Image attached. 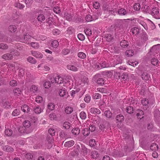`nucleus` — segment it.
<instances>
[{
	"mask_svg": "<svg viewBox=\"0 0 160 160\" xmlns=\"http://www.w3.org/2000/svg\"><path fill=\"white\" fill-rule=\"evenodd\" d=\"M96 143L94 139H91L90 140L89 144L91 147H92L94 146Z\"/></svg>",
	"mask_w": 160,
	"mask_h": 160,
	"instance_id": "obj_59",
	"label": "nucleus"
},
{
	"mask_svg": "<svg viewBox=\"0 0 160 160\" xmlns=\"http://www.w3.org/2000/svg\"><path fill=\"white\" fill-rule=\"evenodd\" d=\"M27 129L23 127H20L18 129V131L21 133H29L27 131Z\"/></svg>",
	"mask_w": 160,
	"mask_h": 160,
	"instance_id": "obj_17",
	"label": "nucleus"
},
{
	"mask_svg": "<svg viewBox=\"0 0 160 160\" xmlns=\"http://www.w3.org/2000/svg\"><path fill=\"white\" fill-rule=\"evenodd\" d=\"M72 132L73 134L77 135L80 133V129L78 127H75L72 129Z\"/></svg>",
	"mask_w": 160,
	"mask_h": 160,
	"instance_id": "obj_16",
	"label": "nucleus"
},
{
	"mask_svg": "<svg viewBox=\"0 0 160 160\" xmlns=\"http://www.w3.org/2000/svg\"><path fill=\"white\" fill-rule=\"evenodd\" d=\"M120 44L121 46L124 48H126L129 44L128 42L125 40L121 41Z\"/></svg>",
	"mask_w": 160,
	"mask_h": 160,
	"instance_id": "obj_33",
	"label": "nucleus"
},
{
	"mask_svg": "<svg viewBox=\"0 0 160 160\" xmlns=\"http://www.w3.org/2000/svg\"><path fill=\"white\" fill-rule=\"evenodd\" d=\"M126 110L127 112L129 114H131L134 111V110L133 109V108L131 106L128 107Z\"/></svg>",
	"mask_w": 160,
	"mask_h": 160,
	"instance_id": "obj_46",
	"label": "nucleus"
},
{
	"mask_svg": "<svg viewBox=\"0 0 160 160\" xmlns=\"http://www.w3.org/2000/svg\"><path fill=\"white\" fill-rule=\"evenodd\" d=\"M38 20L40 22H42L45 20V18L43 14H40L37 18Z\"/></svg>",
	"mask_w": 160,
	"mask_h": 160,
	"instance_id": "obj_42",
	"label": "nucleus"
},
{
	"mask_svg": "<svg viewBox=\"0 0 160 160\" xmlns=\"http://www.w3.org/2000/svg\"><path fill=\"white\" fill-rule=\"evenodd\" d=\"M8 40V39L5 36L0 35V42H5Z\"/></svg>",
	"mask_w": 160,
	"mask_h": 160,
	"instance_id": "obj_62",
	"label": "nucleus"
},
{
	"mask_svg": "<svg viewBox=\"0 0 160 160\" xmlns=\"http://www.w3.org/2000/svg\"><path fill=\"white\" fill-rule=\"evenodd\" d=\"M15 96H19L21 94V91L19 88H16L13 90Z\"/></svg>",
	"mask_w": 160,
	"mask_h": 160,
	"instance_id": "obj_39",
	"label": "nucleus"
},
{
	"mask_svg": "<svg viewBox=\"0 0 160 160\" xmlns=\"http://www.w3.org/2000/svg\"><path fill=\"white\" fill-rule=\"evenodd\" d=\"M11 53L12 54L13 56H18L20 53L18 52L16 50H14V49H12L11 50Z\"/></svg>",
	"mask_w": 160,
	"mask_h": 160,
	"instance_id": "obj_52",
	"label": "nucleus"
},
{
	"mask_svg": "<svg viewBox=\"0 0 160 160\" xmlns=\"http://www.w3.org/2000/svg\"><path fill=\"white\" fill-rule=\"evenodd\" d=\"M124 102L125 103H128L130 105L133 104L135 102V101L132 99L125 98L124 101Z\"/></svg>",
	"mask_w": 160,
	"mask_h": 160,
	"instance_id": "obj_27",
	"label": "nucleus"
},
{
	"mask_svg": "<svg viewBox=\"0 0 160 160\" xmlns=\"http://www.w3.org/2000/svg\"><path fill=\"white\" fill-rule=\"evenodd\" d=\"M8 30L11 32H14L17 30V28L15 25H11L8 27Z\"/></svg>",
	"mask_w": 160,
	"mask_h": 160,
	"instance_id": "obj_29",
	"label": "nucleus"
},
{
	"mask_svg": "<svg viewBox=\"0 0 160 160\" xmlns=\"http://www.w3.org/2000/svg\"><path fill=\"white\" fill-rule=\"evenodd\" d=\"M23 126L28 129L31 126V123L30 121L28 120H25L23 123Z\"/></svg>",
	"mask_w": 160,
	"mask_h": 160,
	"instance_id": "obj_34",
	"label": "nucleus"
},
{
	"mask_svg": "<svg viewBox=\"0 0 160 160\" xmlns=\"http://www.w3.org/2000/svg\"><path fill=\"white\" fill-rule=\"evenodd\" d=\"M110 64L106 63V62L105 61H102L100 63V67L102 68L106 67H111L114 66L116 65L121 63L122 61L119 57L118 56H112L110 58L109 61Z\"/></svg>",
	"mask_w": 160,
	"mask_h": 160,
	"instance_id": "obj_1",
	"label": "nucleus"
},
{
	"mask_svg": "<svg viewBox=\"0 0 160 160\" xmlns=\"http://www.w3.org/2000/svg\"><path fill=\"white\" fill-rule=\"evenodd\" d=\"M82 133L83 135L85 136H88L90 132L88 128H85L83 129Z\"/></svg>",
	"mask_w": 160,
	"mask_h": 160,
	"instance_id": "obj_50",
	"label": "nucleus"
},
{
	"mask_svg": "<svg viewBox=\"0 0 160 160\" xmlns=\"http://www.w3.org/2000/svg\"><path fill=\"white\" fill-rule=\"evenodd\" d=\"M47 38V37L44 35H40L37 36V37L35 38L37 40H42L44 41Z\"/></svg>",
	"mask_w": 160,
	"mask_h": 160,
	"instance_id": "obj_23",
	"label": "nucleus"
},
{
	"mask_svg": "<svg viewBox=\"0 0 160 160\" xmlns=\"http://www.w3.org/2000/svg\"><path fill=\"white\" fill-rule=\"evenodd\" d=\"M52 33L54 35H58L60 34L61 32L57 29H55L53 30Z\"/></svg>",
	"mask_w": 160,
	"mask_h": 160,
	"instance_id": "obj_61",
	"label": "nucleus"
},
{
	"mask_svg": "<svg viewBox=\"0 0 160 160\" xmlns=\"http://www.w3.org/2000/svg\"><path fill=\"white\" fill-rule=\"evenodd\" d=\"M25 73V71L23 69H20L18 74V77L20 78H22L24 75Z\"/></svg>",
	"mask_w": 160,
	"mask_h": 160,
	"instance_id": "obj_36",
	"label": "nucleus"
},
{
	"mask_svg": "<svg viewBox=\"0 0 160 160\" xmlns=\"http://www.w3.org/2000/svg\"><path fill=\"white\" fill-rule=\"evenodd\" d=\"M80 153L81 156H87L90 151L84 145H82V150Z\"/></svg>",
	"mask_w": 160,
	"mask_h": 160,
	"instance_id": "obj_5",
	"label": "nucleus"
},
{
	"mask_svg": "<svg viewBox=\"0 0 160 160\" xmlns=\"http://www.w3.org/2000/svg\"><path fill=\"white\" fill-rule=\"evenodd\" d=\"M91 100V97L88 94H87L84 98V101L87 103H88Z\"/></svg>",
	"mask_w": 160,
	"mask_h": 160,
	"instance_id": "obj_51",
	"label": "nucleus"
},
{
	"mask_svg": "<svg viewBox=\"0 0 160 160\" xmlns=\"http://www.w3.org/2000/svg\"><path fill=\"white\" fill-rule=\"evenodd\" d=\"M137 21L141 25L142 24V23H144V18L143 17L141 16H140L138 18H137Z\"/></svg>",
	"mask_w": 160,
	"mask_h": 160,
	"instance_id": "obj_55",
	"label": "nucleus"
},
{
	"mask_svg": "<svg viewBox=\"0 0 160 160\" xmlns=\"http://www.w3.org/2000/svg\"><path fill=\"white\" fill-rule=\"evenodd\" d=\"M26 5L27 7H29L33 2L32 0H23Z\"/></svg>",
	"mask_w": 160,
	"mask_h": 160,
	"instance_id": "obj_45",
	"label": "nucleus"
},
{
	"mask_svg": "<svg viewBox=\"0 0 160 160\" xmlns=\"http://www.w3.org/2000/svg\"><path fill=\"white\" fill-rule=\"evenodd\" d=\"M20 114V111L18 109H15L12 112V114L13 116H17Z\"/></svg>",
	"mask_w": 160,
	"mask_h": 160,
	"instance_id": "obj_63",
	"label": "nucleus"
},
{
	"mask_svg": "<svg viewBox=\"0 0 160 160\" xmlns=\"http://www.w3.org/2000/svg\"><path fill=\"white\" fill-rule=\"evenodd\" d=\"M2 58L5 60H9L12 58V55L11 53H6L4 54Z\"/></svg>",
	"mask_w": 160,
	"mask_h": 160,
	"instance_id": "obj_12",
	"label": "nucleus"
},
{
	"mask_svg": "<svg viewBox=\"0 0 160 160\" xmlns=\"http://www.w3.org/2000/svg\"><path fill=\"white\" fill-rule=\"evenodd\" d=\"M104 115L106 118H109L111 117L112 113L110 110H107L105 112Z\"/></svg>",
	"mask_w": 160,
	"mask_h": 160,
	"instance_id": "obj_30",
	"label": "nucleus"
},
{
	"mask_svg": "<svg viewBox=\"0 0 160 160\" xmlns=\"http://www.w3.org/2000/svg\"><path fill=\"white\" fill-rule=\"evenodd\" d=\"M36 102L38 103H40L42 101V98L40 96H37L36 98Z\"/></svg>",
	"mask_w": 160,
	"mask_h": 160,
	"instance_id": "obj_53",
	"label": "nucleus"
},
{
	"mask_svg": "<svg viewBox=\"0 0 160 160\" xmlns=\"http://www.w3.org/2000/svg\"><path fill=\"white\" fill-rule=\"evenodd\" d=\"M139 29L138 28L134 27L132 28L131 30V32L133 35H136L139 32Z\"/></svg>",
	"mask_w": 160,
	"mask_h": 160,
	"instance_id": "obj_31",
	"label": "nucleus"
},
{
	"mask_svg": "<svg viewBox=\"0 0 160 160\" xmlns=\"http://www.w3.org/2000/svg\"><path fill=\"white\" fill-rule=\"evenodd\" d=\"M63 127L65 129H68L70 128V123L68 122H65L63 125Z\"/></svg>",
	"mask_w": 160,
	"mask_h": 160,
	"instance_id": "obj_54",
	"label": "nucleus"
},
{
	"mask_svg": "<svg viewBox=\"0 0 160 160\" xmlns=\"http://www.w3.org/2000/svg\"><path fill=\"white\" fill-rule=\"evenodd\" d=\"M113 38V37L111 34L107 35L105 38V39L108 42H110L111 41Z\"/></svg>",
	"mask_w": 160,
	"mask_h": 160,
	"instance_id": "obj_49",
	"label": "nucleus"
},
{
	"mask_svg": "<svg viewBox=\"0 0 160 160\" xmlns=\"http://www.w3.org/2000/svg\"><path fill=\"white\" fill-rule=\"evenodd\" d=\"M21 109L24 112H28L30 110V108L26 105H24L21 107Z\"/></svg>",
	"mask_w": 160,
	"mask_h": 160,
	"instance_id": "obj_21",
	"label": "nucleus"
},
{
	"mask_svg": "<svg viewBox=\"0 0 160 160\" xmlns=\"http://www.w3.org/2000/svg\"><path fill=\"white\" fill-rule=\"evenodd\" d=\"M55 83L58 84H60L62 83L63 82V78L59 75L55 77Z\"/></svg>",
	"mask_w": 160,
	"mask_h": 160,
	"instance_id": "obj_11",
	"label": "nucleus"
},
{
	"mask_svg": "<svg viewBox=\"0 0 160 160\" xmlns=\"http://www.w3.org/2000/svg\"><path fill=\"white\" fill-rule=\"evenodd\" d=\"M29 44L31 47L35 49H38L40 47L39 44L37 42H32L30 43Z\"/></svg>",
	"mask_w": 160,
	"mask_h": 160,
	"instance_id": "obj_19",
	"label": "nucleus"
},
{
	"mask_svg": "<svg viewBox=\"0 0 160 160\" xmlns=\"http://www.w3.org/2000/svg\"><path fill=\"white\" fill-rule=\"evenodd\" d=\"M43 86L46 88H49L51 86V84L50 82L48 81H45L43 84Z\"/></svg>",
	"mask_w": 160,
	"mask_h": 160,
	"instance_id": "obj_35",
	"label": "nucleus"
},
{
	"mask_svg": "<svg viewBox=\"0 0 160 160\" xmlns=\"http://www.w3.org/2000/svg\"><path fill=\"white\" fill-rule=\"evenodd\" d=\"M53 19L52 17H50L47 19V22L50 25L52 24L53 22Z\"/></svg>",
	"mask_w": 160,
	"mask_h": 160,
	"instance_id": "obj_58",
	"label": "nucleus"
},
{
	"mask_svg": "<svg viewBox=\"0 0 160 160\" xmlns=\"http://www.w3.org/2000/svg\"><path fill=\"white\" fill-rule=\"evenodd\" d=\"M84 32L87 36H90L92 34V31L89 28H86L84 30Z\"/></svg>",
	"mask_w": 160,
	"mask_h": 160,
	"instance_id": "obj_47",
	"label": "nucleus"
},
{
	"mask_svg": "<svg viewBox=\"0 0 160 160\" xmlns=\"http://www.w3.org/2000/svg\"><path fill=\"white\" fill-rule=\"evenodd\" d=\"M139 112L138 113H137V115L138 118H140V119L143 117V111L142 110H138V112Z\"/></svg>",
	"mask_w": 160,
	"mask_h": 160,
	"instance_id": "obj_41",
	"label": "nucleus"
},
{
	"mask_svg": "<svg viewBox=\"0 0 160 160\" xmlns=\"http://www.w3.org/2000/svg\"><path fill=\"white\" fill-rule=\"evenodd\" d=\"M80 118L82 119H85L86 118V113L83 112H81L80 114Z\"/></svg>",
	"mask_w": 160,
	"mask_h": 160,
	"instance_id": "obj_64",
	"label": "nucleus"
},
{
	"mask_svg": "<svg viewBox=\"0 0 160 160\" xmlns=\"http://www.w3.org/2000/svg\"><path fill=\"white\" fill-rule=\"evenodd\" d=\"M59 45L58 41L56 40H52L51 42V46L54 48H57Z\"/></svg>",
	"mask_w": 160,
	"mask_h": 160,
	"instance_id": "obj_14",
	"label": "nucleus"
},
{
	"mask_svg": "<svg viewBox=\"0 0 160 160\" xmlns=\"http://www.w3.org/2000/svg\"><path fill=\"white\" fill-rule=\"evenodd\" d=\"M118 13L120 15H125L127 14L128 12L125 9L122 8L119 10L118 11Z\"/></svg>",
	"mask_w": 160,
	"mask_h": 160,
	"instance_id": "obj_22",
	"label": "nucleus"
},
{
	"mask_svg": "<svg viewBox=\"0 0 160 160\" xmlns=\"http://www.w3.org/2000/svg\"><path fill=\"white\" fill-rule=\"evenodd\" d=\"M53 11L55 13L57 14H59L61 12V9L58 6L55 7L53 8Z\"/></svg>",
	"mask_w": 160,
	"mask_h": 160,
	"instance_id": "obj_48",
	"label": "nucleus"
},
{
	"mask_svg": "<svg viewBox=\"0 0 160 160\" xmlns=\"http://www.w3.org/2000/svg\"><path fill=\"white\" fill-rule=\"evenodd\" d=\"M31 53L32 55L36 58H42L43 54L41 52L36 51H31Z\"/></svg>",
	"mask_w": 160,
	"mask_h": 160,
	"instance_id": "obj_4",
	"label": "nucleus"
},
{
	"mask_svg": "<svg viewBox=\"0 0 160 160\" xmlns=\"http://www.w3.org/2000/svg\"><path fill=\"white\" fill-rule=\"evenodd\" d=\"M141 7V5L139 3H136L133 6L134 9L137 11L140 10Z\"/></svg>",
	"mask_w": 160,
	"mask_h": 160,
	"instance_id": "obj_40",
	"label": "nucleus"
},
{
	"mask_svg": "<svg viewBox=\"0 0 160 160\" xmlns=\"http://www.w3.org/2000/svg\"><path fill=\"white\" fill-rule=\"evenodd\" d=\"M47 107L49 110L52 111L55 109V105L53 102H50L48 103Z\"/></svg>",
	"mask_w": 160,
	"mask_h": 160,
	"instance_id": "obj_15",
	"label": "nucleus"
},
{
	"mask_svg": "<svg viewBox=\"0 0 160 160\" xmlns=\"http://www.w3.org/2000/svg\"><path fill=\"white\" fill-rule=\"evenodd\" d=\"M14 5L16 7L20 9H22L25 7L24 5L21 4L19 2H15Z\"/></svg>",
	"mask_w": 160,
	"mask_h": 160,
	"instance_id": "obj_37",
	"label": "nucleus"
},
{
	"mask_svg": "<svg viewBox=\"0 0 160 160\" xmlns=\"http://www.w3.org/2000/svg\"><path fill=\"white\" fill-rule=\"evenodd\" d=\"M2 149L5 151L9 152H12L14 151V149L13 148L8 145L3 146Z\"/></svg>",
	"mask_w": 160,
	"mask_h": 160,
	"instance_id": "obj_9",
	"label": "nucleus"
},
{
	"mask_svg": "<svg viewBox=\"0 0 160 160\" xmlns=\"http://www.w3.org/2000/svg\"><path fill=\"white\" fill-rule=\"evenodd\" d=\"M97 90L98 91L102 93H107L108 92V91L105 88H98Z\"/></svg>",
	"mask_w": 160,
	"mask_h": 160,
	"instance_id": "obj_43",
	"label": "nucleus"
},
{
	"mask_svg": "<svg viewBox=\"0 0 160 160\" xmlns=\"http://www.w3.org/2000/svg\"><path fill=\"white\" fill-rule=\"evenodd\" d=\"M125 54L128 57H131L134 55V52L132 50H127L125 52Z\"/></svg>",
	"mask_w": 160,
	"mask_h": 160,
	"instance_id": "obj_32",
	"label": "nucleus"
},
{
	"mask_svg": "<svg viewBox=\"0 0 160 160\" xmlns=\"http://www.w3.org/2000/svg\"><path fill=\"white\" fill-rule=\"evenodd\" d=\"M91 156L93 158H95L98 156V153L97 152L94 151L92 152Z\"/></svg>",
	"mask_w": 160,
	"mask_h": 160,
	"instance_id": "obj_60",
	"label": "nucleus"
},
{
	"mask_svg": "<svg viewBox=\"0 0 160 160\" xmlns=\"http://www.w3.org/2000/svg\"><path fill=\"white\" fill-rule=\"evenodd\" d=\"M58 93L60 97H64L66 98H67L68 96V92L65 89L63 88L59 90Z\"/></svg>",
	"mask_w": 160,
	"mask_h": 160,
	"instance_id": "obj_6",
	"label": "nucleus"
},
{
	"mask_svg": "<svg viewBox=\"0 0 160 160\" xmlns=\"http://www.w3.org/2000/svg\"><path fill=\"white\" fill-rule=\"evenodd\" d=\"M27 60L28 62L32 64H35L37 62V61L36 59L34 58L31 56L28 57L27 58Z\"/></svg>",
	"mask_w": 160,
	"mask_h": 160,
	"instance_id": "obj_25",
	"label": "nucleus"
},
{
	"mask_svg": "<svg viewBox=\"0 0 160 160\" xmlns=\"http://www.w3.org/2000/svg\"><path fill=\"white\" fill-rule=\"evenodd\" d=\"M38 68L39 70L41 71L44 70L45 71H48L50 69V68L48 66L46 65H43L42 63L39 64L38 66Z\"/></svg>",
	"mask_w": 160,
	"mask_h": 160,
	"instance_id": "obj_7",
	"label": "nucleus"
},
{
	"mask_svg": "<svg viewBox=\"0 0 160 160\" xmlns=\"http://www.w3.org/2000/svg\"><path fill=\"white\" fill-rule=\"evenodd\" d=\"M98 17L97 16H95V15L92 16L91 15L88 14L85 17V20L86 22H91L95 20L98 19Z\"/></svg>",
	"mask_w": 160,
	"mask_h": 160,
	"instance_id": "obj_8",
	"label": "nucleus"
},
{
	"mask_svg": "<svg viewBox=\"0 0 160 160\" xmlns=\"http://www.w3.org/2000/svg\"><path fill=\"white\" fill-rule=\"evenodd\" d=\"M141 77L142 79L144 80H149L150 78V75L147 72H143L142 73Z\"/></svg>",
	"mask_w": 160,
	"mask_h": 160,
	"instance_id": "obj_18",
	"label": "nucleus"
},
{
	"mask_svg": "<svg viewBox=\"0 0 160 160\" xmlns=\"http://www.w3.org/2000/svg\"><path fill=\"white\" fill-rule=\"evenodd\" d=\"M5 134L7 137L12 136V131L9 129H6L5 130Z\"/></svg>",
	"mask_w": 160,
	"mask_h": 160,
	"instance_id": "obj_20",
	"label": "nucleus"
},
{
	"mask_svg": "<svg viewBox=\"0 0 160 160\" xmlns=\"http://www.w3.org/2000/svg\"><path fill=\"white\" fill-rule=\"evenodd\" d=\"M43 109H42L40 107H36L34 109V112L37 114H39L42 112Z\"/></svg>",
	"mask_w": 160,
	"mask_h": 160,
	"instance_id": "obj_28",
	"label": "nucleus"
},
{
	"mask_svg": "<svg viewBox=\"0 0 160 160\" xmlns=\"http://www.w3.org/2000/svg\"><path fill=\"white\" fill-rule=\"evenodd\" d=\"M97 83L99 85H103L104 83V80L102 78H99L97 81Z\"/></svg>",
	"mask_w": 160,
	"mask_h": 160,
	"instance_id": "obj_57",
	"label": "nucleus"
},
{
	"mask_svg": "<svg viewBox=\"0 0 160 160\" xmlns=\"http://www.w3.org/2000/svg\"><path fill=\"white\" fill-rule=\"evenodd\" d=\"M78 57L81 59H84L86 58V54L82 52H79L78 54Z\"/></svg>",
	"mask_w": 160,
	"mask_h": 160,
	"instance_id": "obj_38",
	"label": "nucleus"
},
{
	"mask_svg": "<svg viewBox=\"0 0 160 160\" xmlns=\"http://www.w3.org/2000/svg\"><path fill=\"white\" fill-rule=\"evenodd\" d=\"M150 148L152 151H157L158 149V146L157 144L153 143L151 145Z\"/></svg>",
	"mask_w": 160,
	"mask_h": 160,
	"instance_id": "obj_24",
	"label": "nucleus"
},
{
	"mask_svg": "<svg viewBox=\"0 0 160 160\" xmlns=\"http://www.w3.org/2000/svg\"><path fill=\"white\" fill-rule=\"evenodd\" d=\"M117 121L118 122L121 123L124 120V118L123 116L121 114L118 115L116 117Z\"/></svg>",
	"mask_w": 160,
	"mask_h": 160,
	"instance_id": "obj_26",
	"label": "nucleus"
},
{
	"mask_svg": "<svg viewBox=\"0 0 160 160\" xmlns=\"http://www.w3.org/2000/svg\"><path fill=\"white\" fill-rule=\"evenodd\" d=\"M141 102L142 105L146 106L148 103V100L146 98H143Z\"/></svg>",
	"mask_w": 160,
	"mask_h": 160,
	"instance_id": "obj_56",
	"label": "nucleus"
},
{
	"mask_svg": "<svg viewBox=\"0 0 160 160\" xmlns=\"http://www.w3.org/2000/svg\"><path fill=\"white\" fill-rule=\"evenodd\" d=\"M1 66L2 67V68H5L6 70H7V68H9L8 70H9L10 68H13L14 66L13 64H9L3 63H2V65H1Z\"/></svg>",
	"mask_w": 160,
	"mask_h": 160,
	"instance_id": "obj_10",
	"label": "nucleus"
},
{
	"mask_svg": "<svg viewBox=\"0 0 160 160\" xmlns=\"http://www.w3.org/2000/svg\"><path fill=\"white\" fill-rule=\"evenodd\" d=\"M38 91V88L37 86L36 85H32L30 88V93L32 95H36Z\"/></svg>",
	"mask_w": 160,
	"mask_h": 160,
	"instance_id": "obj_3",
	"label": "nucleus"
},
{
	"mask_svg": "<svg viewBox=\"0 0 160 160\" xmlns=\"http://www.w3.org/2000/svg\"><path fill=\"white\" fill-rule=\"evenodd\" d=\"M89 111L91 113L94 114H99L101 113V111L99 109L95 108H91Z\"/></svg>",
	"mask_w": 160,
	"mask_h": 160,
	"instance_id": "obj_13",
	"label": "nucleus"
},
{
	"mask_svg": "<svg viewBox=\"0 0 160 160\" xmlns=\"http://www.w3.org/2000/svg\"><path fill=\"white\" fill-rule=\"evenodd\" d=\"M32 38H35L34 37L30 35L26 34L21 38L20 36H17L15 38V40L17 41H19L27 44H29Z\"/></svg>",
	"mask_w": 160,
	"mask_h": 160,
	"instance_id": "obj_2",
	"label": "nucleus"
},
{
	"mask_svg": "<svg viewBox=\"0 0 160 160\" xmlns=\"http://www.w3.org/2000/svg\"><path fill=\"white\" fill-rule=\"evenodd\" d=\"M46 140L49 143L52 144L53 141L52 136L48 135L47 137Z\"/></svg>",
	"mask_w": 160,
	"mask_h": 160,
	"instance_id": "obj_44",
	"label": "nucleus"
}]
</instances>
